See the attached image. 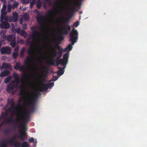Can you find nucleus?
<instances>
[{"instance_id":"1","label":"nucleus","mask_w":147,"mask_h":147,"mask_svg":"<svg viewBox=\"0 0 147 147\" xmlns=\"http://www.w3.org/2000/svg\"><path fill=\"white\" fill-rule=\"evenodd\" d=\"M15 81H12L7 86V90L8 92L14 88L17 89L20 86V97L18 104L16 107L12 106L10 111L16 116V123L19 125L20 134H26L25 130L26 129V125L24 123L28 118V114L27 111L22 105H32L34 100V95L32 92H26V89L36 90L42 88V80L43 77V73H37L33 81H27L24 77L22 76L21 79L18 77V75L15 73L13 75Z\"/></svg>"},{"instance_id":"2","label":"nucleus","mask_w":147,"mask_h":147,"mask_svg":"<svg viewBox=\"0 0 147 147\" xmlns=\"http://www.w3.org/2000/svg\"><path fill=\"white\" fill-rule=\"evenodd\" d=\"M68 3H70L69 0H57L55 1V4L59 9L58 10L54 9L48 13L44 18L41 17L40 18V19L38 18H37L38 21L42 25L41 29V33L38 35L35 39H34L33 42H34L35 46L40 42H41L42 44H44L46 40H51L49 35L46 33V25L47 24L54 22V18L57 13H59L60 14L64 13L63 8L61 6Z\"/></svg>"},{"instance_id":"3","label":"nucleus","mask_w":147,"mask_h":147,"mask_svg":"<svg viewBox=\"0 0 147 147\" xmlns=\"http://www.w3.org/2000/svg\"><path fill=\"white\" fill-rule=\"evenodd\" d=\"M28 52L31 55L27 57V62L34 68L37 67L38 64L41 65L44 61L49 63V60H51L52 58L55 56L56 53L55 49L50 48L49 50L45 52H40L34 58L32 55L35 53L34 49L30 48L28 50Z\"/></svg>"},{"instance_id":"4","label":"nucleus","mask_w":147,"mask_h":147,"mask_svg":"<svg viewBox=\"0 0 147 147\" xmlns=\"http://www.w3.org/2000/svg\"><path fill=\"white\" fill-rule=\"evenodd\" d=\"M78 33L77 30L73 29L70 34V38L69 40L71 42V45H74L76 42L78 38Z\"/></svg>"},{"instance_id":"5","label":"nucleus","mask_w":147,"mask_h":147,"mask_svg":"<svg viewBox=\"0 0 147 147\" xmlns=\"http://www.w3.org/2000/svg\"><path fill=\"white\" fill-rule=\"evenodd\" d=\"M13 18H11V17H8L6 16L5 17V20L6 21L9 22L13 21L16 22L18 19V15L16 13H13Z\"/></svg>"},{"instance_id":"6","label":"nucleus","mask_w":147,"mask_h":147,"mask_svg":"<svg viewBox=\"0 0 147 147\" xmlns=\"http://www.w3.org/2000/svg\"><path fill=\"white\" fill-rule=\"evenodd\" d=\"M69 57V53H65L63 56V59H60L58 61L59 63L62 65H66L68 62V59Z\"/></svg>"},{"instance_id":"7","label":"nucleus","mask_w":147,"mask_h":147,"mask_svg":"<svg viewBox=\"0 0 147 147\" xmlns=\"http://www.w3.org/2000/svg\"><path fill=\"white\" fill-rule=\"evenodd\" d=\"M0 51L2 54H9L11 53V49L10 47H3L1 48Z\"/></svg>"},{"instance_id":"8","label":"nucleus","mask_w":147,"mask_h":147,"mask_svg":"<svg viewBox=\"0 0 147 147\" xmlns=\"http://www.w3.org/2000/svg\"><path fill=\"white\" fill-rule=\"evenodd\" d=\"M6 5L4 3L1 11V22H3V19L4 18H5V17H4V16L6 13V12L5 11V10L6 9Z\"/></svg>"},{"instance_id":"9","label":"nucleus","mask_w":147,"mask_h":147,"mask_svg":"<svg viewBox=\"0 0 147 147\" xmlns=\"http://www.w3.org/2000/svg\"><path fill=\"white\" fill-rule=\"evenodd\" d=\"M14 146L15 147H29V145L27 142H24L21 145L20 143L16 142L14 144Z\"/></svg>"},{"instance_id":"10","label":"nucleus","mask_w":147,"mask_h":147,"mask_svg":"<svg viewBox=\"0 0 147 147\" xmlns=\"http://www.w3.org/2000/svg\"><path fill=\"white\" fill-rule=\"evenodd\" d=\"M9 24L6 22H3L0 24V27L1 28H8L9 27Z\"/></svg>"},{"instance_id":"11","label":"nucleus","mask_w":147,"mask_h":147,"mask_svg":"<svg viewBox=\"0 0 147 147\" xmlns=\"http://www.w3.org/2000/svg\"><path fill=\"white\" fill-rule=\"evenodd\" d=\"M8 41L10 42L15 40V36L14 35H11L9 36L7 38Z\"/></svg>"},{"instance_id":"12","label":"nucleus","mask_w":147,"mask_h":147,"mask_svg":"<svg viewBox=\"0 0 147 147\" xmlns=\"http://www.w3.org/2000/svg\"><path fill=\"white\" fill-rule=\"evenodd\" d=\"M2 67L3 68L11 69V67L10 64L9 63H3L2 65Z\"/></svg>"},{"instance_id":"13","label":"nucleus","mask_w":147,"mask_h":147,"mask_svg":"<svg viewBox=\"0 0 147 147\" xmlns=\"http://www.w3.org/2000/svg\"><path fill=\"white\" fill-rule=\"evenodd\" d=\"M10 74V72L8 71H5L2 72L0 74L1 77L6 76Z\"/></svg>"},{"instance_id":"14","label":"nucleus","mask_w":147,"mask_h":147,"mask_svg":"<svg viewBox=\"0 0 147 147\" xmlns=\"http://www.w3.org/2000/svg\"><path fill=\"white\" fill-rule=\"evenodd\" d=\"M37 6L38 8H39L41 7V2L40 0H35Z\"/></svg>"},{"instance_id":"15","label":"nucleus","mask_w":147,"mask_h":147,"mask_svg":"<svg viewBox=\"0 0 147 147\" xmlns=\"http://www.w3.org/2000/svg\"><path fill=\"white\" fill-rule=\"evenodd\" d=\"M72 47L70 44H69L67 47L65 49L68 52H69L72 49Z\"/></svg>"},{"instance_id":"16","label":"nucleus","mask_w":147,"mask_h":147,"mask_svg":"<svg viewBox=\"0 0 147 147\" xmlns=\"http://www.w3.org/2000/svg\"><path fill=\"white\" fill-rule=\"evenodd\" d=\"M65 29L64 27H62L59 30V32L61 34H65V33L64 32V31L65 30Z\"/></svg>"},{"instance_id":"17","label":"nucleus","mask_w":147,"mask_h":147,"mask_svg":"<svg viewBox=\"0 0 147 147\" xmlns=\"http://www.w3.org/2000/svg\"><path fill=\"white\" fill-rule=\"evenodd\" d=\"M12 77L11 76L8 77L5 80V83H7L11 79Z\"/></svg>"},{"instance_id":"18","label":"nucleus","mask_w":147,"mask_h":147,"mask_svg":"<svg viewBox=\"0 0 147 147\" xmlns=\"http://www.w3.org/2000/svg\"><path fill=\"white\" fill-rule=\"evenodd\" d=\"M18 55V52H14L13 53V56L14 58H16Z\"/></svg>"},{"instance_id":"19","label":"nucleus","mask_w":147,"mask_h":147,"mask_svg":"<svg viewBox=\"0 0 147 147\" xmlns=\"http://www.w3.org/2000/svg\"><path fill=\"white\" fill-rule=\"evenodd\" d=\"M64 73V71H63V70L61 71L60 72H59L58 74V77L57 78V79H55V80H57L58 78L60 76H61V75H62Z\"/></svg>"},{"instance_id":"20","label":"nucleus","mask_w":147,"mask_h":147,"mask_svg":"<svg viewBox=\"0 0 147 147\" xmlns=\"http://www.w3.org/2000/svg\"><path fill=\"white\" fill-rule=\"evenodd\" d=\"M80 22L79 21H77L74 24V26L75 27H77L79 24Z\"/></svg>"},{"instance_id":"21","label":"nucleus","mask_w":147,"mask_h":147,"mask_svg":"<svg viewBox=\"0 0 147 147\" xmlns=\"http://www.w3.org/2000/svg\"><path fill=\"white\" fill-rule=\"evenodd\" d=\"M10 44L11 46L12 47H14L16 45L15 41L14 40V41H12V42H10Z\"/></svg>"},{"instance_id":"22","label":"nucleus","mask_w":147,"mask_h":147,"mask_svg":"<svg viewBox=\"0 0 147 147\" xmlns=\"http://www.w3.org/2000/svg\"><path fill=\"white\" fill-rule=\"evenodd\" d=\"M20 66V64L18 63H17L14 67V68L16 69H19Z\"/></svg>"},{"instance_id":"23","label":"nucleus","mask_w":147,"mask_h":147,"mask_svg":"<svg viewBox=\"0 0 147 147\" xmlns=\"http://www.w3.org/2000/svg\"><path fill=\"white\" fill-rule=\"evenodd\" d=\"M12 7V6L10 4H9L8 6V9H7V11L8 12H10L11 11V9Z\"/></svg>"},{"instance_id":"24","label":"nucleus","mask_w":147,"mask_h":147,"mask_svg":"<svg viewBox=\"0 0 147 147\" xmlns=\"http://www.w3.org/2000/svg\"><path fill=\"white\" fill-rule=\"evenodd\" d=\"M26 32L24 31H22L21 32V34L23 36H25L26 35Z\"/></svg>"},{"instance_id":"25","label":"nucleus","mask_w":147,"mask_h":147,"mask_svg":"<svg viewBox=\"0 0 147 147\" xmlns=\"http://www.w3.org/2000/svg\"><path fill=\"white\" fill-rule=\"evenodd\" d=\"M35 3H36V0H33L30 3V7L31 8L32 7V6Z\"/></svg>"},{"instance_id":"26","label":"nucleus","mask_w":147,"mask_h":147,"mask_svg":"<svg viewBox=\"0 0 147 147\" xmlns=\"http://www.w3.org/2000/svg\"><path fill=\"white\" fill-rule=\"evenodd\" d=\"M18 3L17 2H15L13 4V9H14L15 7H17V6L18 5Z\"/></svg>"},{"instance_id":"27","label":"nucleus","mask_w":147,"mask_h":147,"mask_svg":"<svg viewBox=\"0 0 147 147\" xmlns=\"http://www.w3.org/2000/svg\"><path fill=\"white\" fill-rule=\"evenodd\" d=\"M29 141L30 142H33L35 141L34 139L33 138H31L29 139Z\"/></svg>"},{"instance_id":"28","label":"nucleus","mask_w":147,"mask_h":147,"mask_svg":"<svg viewBox=\"0 0 147 147\" xmlns=\"http://www.w3.org/2000/svg\"><path fill=\"white\" fill-rule=\"evenodd\" d=\"M25 69V67L24 66H22L20 68V71H23L24 72V71Z\"/></svg>"},{"instance_id":"29","label":"nucleus","mask_w":147,"mask_h":147,"mask_svg":"<svg viewBox=\"0 0 147 147\" xmlns=\"http://www.w3.org/2000/svg\"><path fill=\"white\" fill-rule=\"evenodd\" d=\"M0 147H6V146L5 144H2L0 145Z\"/></svg>"},{"instance_id":"30","label":"nucleus","mask_w":147,"mask_h":147,"mask_svg":"<svg viewBox=\"0 0 147 147\" xmlns=\"http://www.w3.org/2000/svg\"><path fill=\"white\" fill-rule=\"evenodd\" d=\"M24 51V49H22V50L21 51V56H22Z\"/></svg>"},{"instance_id":"31","label":"nucleus","mask_w":147,"mask_h":147,"mask_svg":"<svg viewBox=\"0 0 147 147\" xmlns=\"http://www.w3.org/2000/svg\"><path fill=\"white\" fill-rule=\"evenodd\" d=\"M19 49V48L18 47H17L16 48H15L14 49V51H15V52H18V51Z\"/></svg>"},{"instance_id":"32","label":"nucleus","mask_w":147,"mask_h":147,"mask_svg":"<svg viewBox=\"0 0 147 147\" xmlns=\"http://www.w3.org/2000/svg\"><path fill=\"white\" fill-rule=\"evenodd\" d=\"M61 19H60V18H58L57 19V23H58L59 22H60V21H61Z\"/></svg>"},{"instance_id":"33","label":"nucleus","mask_w":147,"mask_h":147,"mask_svg":"<svg viewBox=\"0 0 147 147\" xmlns=\"http://www.w3.org/2000/svg\"><path fill=\"white\" fill-rule=\"evenodd\" d=\"M50 85L51 87H52L54 86V83L53 82H51L49 84Z\"/></svg>"},{"instance_id":"34","label":"nucleus","mask_w":147,"mask_h":147,"mask_svg":"<svg viewBox=\"0 0 147 147\" xmlns=\"http://www.w3.org/2000/svg\"><path fill=\"white\" fill-rule=\"evenodd\" d=\"M21 1L23 2L24 3H27L26 0H21Z\"/></svg>"},{"instance_id":"35","label":"nucleus","mask_w":147,"mask_h":147,"mask_svg":"<svg viewBox=\"0 0 147 147\" xmlns=\"http://www.w3.org/2000/svg\"><path fill=\"white\" fill-rule=\"evenodd\" d=\"M26 28V24L24 25L23 26L24 29H25Z\"/></svg>"},{"instance_id":"36","label":"nucleus","mask_w":147,"mask_h":147,"mask_svg":"<svg viewBox=\"0 0 147 147\" xmlns=\"http://www.w3.org/2000/svg\"><path fill=\"white\" fill-rule=\"evenodd\" d=\"M1 1L3 2L4 3L6 1L5 0H0Z\"/></svg>"},{"instance_id":"37","label":"nucleus","mask_w":147,"mask_h":147,"mask_svg":"<svg viewBox=\"0 0 147 147\" xmlns=\"http://www.w3.org/2000/svg\"><path fill=\"white\" fill-rule=\"evenodd\" d=\"M20 30L19 29H18V30H17V33H20V31H19Z\"/></svg>"},{"instance_id":"38","label":"nucleus","mask_w":147,"mask_h":147,"mask_svg":"<svg viewBox=\"0 0 147 147\" xmlns=\"http://www.w3.org/2000/svg\"><path fill=\"white\" fill-rule=\"evenodd\" d=\"M46 2H48V0H45Z\"/></svg>"},{"instance_id":"39","label":"nucleus","mask_w":147,"mask_h":147,"mask_svg":"<svg viewBox=\"0 0 147 147\" xmlns=\"http://www.w3.org/2000/svg\"><path fill=\"white\" fill-rule=\"evenodd\" d=\"M25 19H28V16H27L26 18H25Z\"/></svg>"},{"instance_id":"40","label":"nucleus","mask_w":147,"mask_h":147,"mask_svg":"<svg viewBox=\"0 0 147 147\" xmlns=\"http://www.w3.org/2000/svg\"><path fill=\"white\" fill-rule=\"evenodd\" d=\"M22 23V21H20V24H21Z\"/></svg>"},{"instance_id":"41","label":"nucleus","mask_w":147,"mask_h":147,"mask_svg":"<svg viewBox=\"0 0 147 147\" xmlns=\"http://www.w3.org/2000/svg\"><path fill=\"white\" fill-rule=\"evenodd\" d=\"M0 69H2V68H1V67H0Z\"/></svg>"},{"instance_id":"42","label":"nucleus","mask_w":147,"mask_h":147,"mask_svg":"<svg viewBox=\"0 0 147 147\" xmlns=\"http://www.w3.org/2000/svg\"><path fill=\"white\" fill-rule=\"evenodd\" d=\"M22 42H23V41L22 40Z\"/></svg>"},{"instance_id":"43","label":"nucleus","mask_w":147,"mask_h":147,"mask_svg":"<svg viewBox=\"0 0 147 147\" xmlns=\"http://www.w3.org/2000/svg\"><path fill=\"white\" fill-rule=\"evenodd\" d=\"M35 142H36V141H35Z\"/></svg>"}]
</instances>
